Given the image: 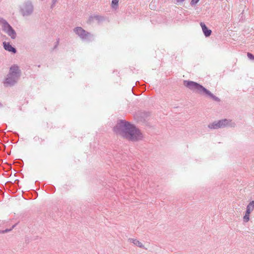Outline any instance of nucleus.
Masks as SVG:
<instances>
[{"label": "nucleus", "mask_w": 254, "mask_h": 254, "mask_svg": "<svg viewBox=\"0 0 254 254\" xmlns=\"http://www.w3.org/2000/svg\"><path fill=\"white\" fill-rule=\"evenodd\" d=\"M114 129L117 133L129 140L136 141L142 137V133L138 129L124 121H121Z\"/></svg>", "instance_id": "nucleus-1"}, {"label": "nucleus", "mask_w": 254, "mask_h": 254, "mask_svg": "<svg viewBox=\"0 0 254 254\" xmlns=\"http://www.w3.org/2000/svg\"><path fill=\"white\" fill-rule=\"evenodd\" d=\"M19 73L20 70L18 66L15 65L12 66L4 82L5 86H8L13 85L17 80L19 76Z\"/></svg>", "instance_id": "nucleus-2"}, {"label": "nucleus", "mask_w": 254, "mask_h": 254, "mask_svg": "<svg viewBox=\"0 0 254 254\" xmlns=\"http://www.w3.org/2000/svg\"><path fill=\"white\" fill-rule=\"evenodd\" d=\"M184 85L190 89L193 90L198 93H201L202 92L205 93L206 94L209 95L216 101H219V99L213 95L209 91L204 88L200 84L190 81H185Z\"/></svg>", "instance_id": "nucleus-3"}, {"label": "nucleus", "mask_w": 254, "mask_h": 254, "mask_svg": "<svg viewBox=\"0 0 254 254\" xmlns=\"http://www.w3.org/2000/svg\"><path fill=\"white\" fill-rule=\"evenodd\" d=\"M0 24L2 26V30L12 39H14L16 38V34L15 31L5 19L0 18Z\"/></svg>", "instance_id": "nucleus-4"}, {"label": "nucleus", "mask_w": 254, "mask_h": 254, "mask_svg": "<svg viewBox=\"0 0 254 254\" xmlns=\"http://www.w3.org/2000/svg\"><path fill=\"white\" fill-rule=\"evenodd\" d=\"M231 121H228L226 119H224L222 120H220L216 123H213L212 124H210L208 126V127L211 129H216L222 127H224L226 126H227L229 122Z\"/></svg>", "instance_id": "nucleus-5"}, {"label": "nucleus", "mask_w": 254, "mask_h": 254, "mask_svg": "<svg viewBox=\"0 0 254 254\" xmlns=\"http://www.w3.org/2000/svg\"><path fill=\"white\" fill-rule=\"evenodd\" d=\"M74 31L82 38H85L87 35V33L81 27L75 28Z\"/></svg>", "instance_id": "nucleus-6"}, {"label": "nucleus", "mask_w": 254, "mask_h": 254, "mask_svg": "<svg viewBox=\"0 0 254 254\" xmlns=\"http://www.w3.org/2000/svg\"><path fill=\"white\" fill-rule=\"evenodd\" d=\"M3 45L4 49L5 50L9 52H12L13 53H16V49L14 47H12V46L9 44V43L4 42L3 43Z\"/></svg>", "instance_id": "nucleus-7"}, {"label": "nucleus", "mask_w": 254, "mask_h": 254, "mask_svg": "<svg viewBox=\"0 0 254 254\" xmlns=\"http://www.w3.org/2000/svg\"><path fill=\"white\" fill-rule=\"evenodd\" d=\"M200 25L202 27L204 35L206 37L210 36L211 33V31L210 30L208 29V28L204 23H201Z\"/></svg>", "instance_id": "nucleus-8"}, {"label": "nucleus", "mask_w": 254, "mask_h": 254, "mask_svg": "<svg viewBox=\"0 0 254 254\" xmlns=\"http://www.w3.org/2000/svg\"><path fill=\"white\" fill-rule=\"evenodd\" d=\"M254 209V201H252L250 202V203L248 204V205L247 207V210L246 211L248 213H251Z\"/></svg>", "instance_id": "nucleus-9"}, {"label": "nucleus", "mask_w": 254, "mask_h": 254, "mask_svg": "<svg viewBox=\"0 0 254 254\" xmlns=\"http://www.w3.org/2000/svg\"><path fill=\"white\" fill-rule=\"evenodd\" d=\"M129 240L130 242L133 243L134 245L137 246L138 247L140 248L143 247L142 244L136 239H130Z\"/></svg>", "instance_id": "nucleus-10"}, {"label": "nucleus", "mask_w": 254, "mask_h": 254, "mask_svg": "<svg viewBox=\"0 0 254 254\" xmlns=\"http://www.w3.org/2000/svg\"><path fill=\"white\" fill-rule=\"evenodd\" d=\"M119 0H112V6L113 8H117L118 5Z\"/></svg>", "instance_id": "nucleus-11"}, {"label": "nucleus", "mask_w": 254, "mask_h": 254, "mask_svg": "<svg viewBox=\"0 0 254 254\" xmlns=\"http://www.w3.org/2000/svg\"><path fill=\"white\" fill-rule=\"evenodd\" d=\"M250 213H248V212L246 211V214L243 217L244 221L245 222H247L249 221V220H250L249 217H250Z\"/></svg>", "instance_id": "nucleus-12"}, {"label": "nucleus", "mask_w": 254, "mask_h": 254, "mask_svg": "<svg viewBox=\"0 0 254 254\" xmlns=\"http://www.w3.org/2000/svg\"><path fill=\"white\" fill-rule=\"evenodd\" d=\"M28 9L29 10V12H31L32 11V9L31 7L25 8V9H23V15H25L27 14V13H26L25 11L27 10Z\"/></svg>", "instance_id": "nucleus-13"}, {"label": "nucleus", "mask_w": 254, "mask_h": 254, "mask_svg": "<svg viewBox=\"0 0 254 254\" xmlns=\"http://www.w3.org/2000/svg\"><path fill=\"white\" fill-rule=\"evenodd\" d=\"M247 56L250 59L254 60V56H253L251 53H248Z\"/></svg>", "instance_id": "nucleus-14"}, {"label": "nucleus", "mask_w": 254, "mask_h": 254, "mask_svg": "<svg viewBox=\"0 0 254 254\" xmlns=\"http://www.w3.org/2000/svg\"><path fill=\"white\" fill-rule=\"evenodd\" d=\"M199 0H191V4H194L197 3Z\"/></svg>", "instance_id": "nucleus-15"}, {"label": "nucleus", "mask_w": 254, "mask_h": 254, "mask_svg": "<svg viewBox=\"0 0 254 254\" xmlns=\"http://www.w3.org/2000/svg\"><path fill=\"white\" fill-rule=\"evenodd\" d=\"M34 139L36 141H38V140H40V138L39 137H34Z\"/></svg>", "instance_id": "nucleus-16"}, {"label": "nucleus", "mask_w": 254, "mask_h": 254, "mask_svg": "<svg viewBox=\"0 0 254 254\" xmlns=\"http://www.w3.org/2000/svg\"><path fill=\"white\" fill-rule=\"evenodd\" d=\"M8 230H5V231H2V232H1V233L7 232H8Z\"/></svg>", "instance_id": "nucleus-17"}, {"label": "nucleus", "mask_w": 254, "mask_h": 254, "mask_svg": "<svg viewBox=\"0 0 254 254\" xmlns=\"http://www.w3.org/2000/svg\"><path fill=\"white\" fill-rule=\"evenodd\" d=\"M184 0H177V1L178 2H182L183 1H184Z\"/></svg>", "instance_id": "nucleus-18"}]
</instances>
